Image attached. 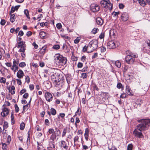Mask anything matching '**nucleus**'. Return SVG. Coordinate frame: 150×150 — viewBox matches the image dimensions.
<instances>
[{
	"label": "nucleus",
	"instance_id": "obj_1",
	"mask_svg": "<svg viewBox=\"0 0 150 150\" xmlns=\"http://www.w3.org/2000/svg\"><path fill=\"white\" fill-rule=\"evenodd\" d=\"M139 122L141 123L137 126L136 129L139 131H143L146 130L150 125L149 119H142L139 120Z\"/></svg>",
	"mask_w": 150,
	"mask_h": 150
},
{
	"label": "nucleus",
	"instance_id": "obj_2",
	"mask_svg": "<svg viewBox=\"0 0 150 150\" xmlns=\"http://www.w3.org/2000/svg\"><path fill=\"white\" fill-rule=\"evenodd\" d=\"M54 57L55 62L57 65L64 66L65 64L67 62L65 58L59 54H57Z\"/></svg>",
	"mask_w": 150,
	"mask_h": 150
},
{
	"label": "nucleus",
	"instance_id": "obj_3",
	"mask_svg": "<svg viewBox=\"0 0 150 150\" xmlns=\"http://www.w3.org/2000/svg\"><path fill=\"white\" fill-rule=\"evenodd\" d=\"M48 132L50 134H52L50 137V139L52 141H54L56 138V137L61 134L59 130L56 128L55 131L53 128H50L49 129Z\"/></svg>",
	"mask_w": 150,
	"mask_h": 150
},
{
	"label": "nucleus",
	"instance_id": "obj_4",
	"mask_svg": "<svg viewBox=\"0 0 150 150\" xmlns=\"http://www.w3.org/2000/svg\"><path fill=\"white\" fill-rule=\"evenodd\" d=\"M98 47V41L96 40H93L91 41L89 43L88 45V49L92 48L90 51H88V53L91 52L94 50L97 49Z\"/></svg>",
	"mask_w": 150,
	"mask_h": 150
},
{
	"label": "nucleus",
	"instance_id": "obj_5",
	"mask_svg": "<svg viewBox=\"0 0 150 150\" xmlns=\"http://www.w3.org/2000/svg\"><path fill=\"white\" fill-rule=\"evenodd\" d=\"M100 4L102 7L106 9L108 8L110 10L112 9V4L109 0H103L100 2Z\"/></svg>",
	"mask_w": 150,
	"mask_h": 150
},
{
	"label": "nucleus",
	"instance_id": "obj_6",
	"mask_svg": "<svg viewBox=\"0 0 150 150\" xmlns=\"http://www.w3.org/2000/svg\"><path fill=\"white\" fill-rule=\"evenodd\" d=\"M135 55H127L125 58V61L128 64H133L135 61V58L138 57L137 54H135Z\"/></svg>",
	"mask_w": 150,
	"mask_h": 150
},
{
	"label": "nucleus",
	"instance_id": "obj_7",
	"mask_svg": "<svg viewBox=\"0 0 150 150\" xmlns=\"http://www.w3.org/2000/svg\"><path fill=\"white\" fill-rule=\"evenodd\" d=\"M90 9L93 12H97L99 10L100 7L98 5L93 4L91 5Z\"/></svg>",
	"mask_w": 150,
	"mask_h": 150
},
{
	"label": "nucleus",
	"instance_id": "obj_8",
	"mask_svg": "<svg viewBox=\"0 0 150 150\" xmlns=\"http://www.w3.org/2000/svg\"><path fill=\"white\" fill-rule=\"evenodd\" d=\"M139 130L137 129H135L133 132V134L137 137L139 138H142L143 137V136L142 133L141 132L142 131H139Z\"/></svg>",
	"mask_w": 150,
	"mask_h": 150
},
{
	"label": "nucleus",
	"instance_id": "obj_9",
	"mask_svg": "<svg viewBox=\"0 0 150 150\" xmlns=\"http://www.w3.org/2000/svg\"><path fill=\"white\" fill-rule=\"evenodd\" d=\"M108 47L109 49H114L116 48V45L113 41H110L107 43Z\"/></svg>",
	"mask_w": 150,
	"mask_h": 150
},
{
	"label": "nucleus",
	"instance_id": "obj_10",
	"mask_svg": "<svg viewBox=\"0 0 150 150\" xmlns=\"http://www.w3.org/2000/svg\"><path fill=\"white\" fill-rule=\"evenodd\" d=\"M2 111L1 112V115L3 117H5L7 116L9 113L8 110L6 108H4L2 109Z\"/></svg>",
	"mask_w": 150,
	"mask_h": 150
},
{
	"label": "nucleus",
	"instance_id": "obj_11",
	"mask_svg": "<svg viewBox=\"0 0 150 150\" xmlns=\"http://www.w3.org/2000/svg\"><path fill=\"white\" fill-rule=\"evenodd\" d=\"M45 97L46 100L50 102L52 100L53 96L50 93H46L45 94Z\"/></svg>",
	"mask_w": 150,
	"mask_h": 150
},
{
	"label": "nucleus",
	"instance_id": "obj_12",
	"mask_svg": "<svg viewBox=\"0 0 150 150\" xmlns=\"http://www.w3.org/2000/svg\"><path fill=\"white\" fill-rule=\"evenodd\" d=\"M129 18L128 14L127 13H123L121 16V19L123 21H127Z\"/></svg>",
	"mask_w": 150,
	"mask_h": 150
},
{
	"label": "nucleus",
	"instance_id": "obj_13",
	"mask_svg": "<svg viewBox=\"0 0 150 150\" xmlns=\"http://www.w3.org/2000/svg\"><path fill=\"white\" fill-rule=\"evenodd\" d=\"M24 75V73L23 71L21 69H20L17 73V76L18 78L21 79L23 78Z\"/></svg>",
	"mask_w": 150,
	"mask_h": 150
},
{
	"label": "nucleus",
	"instance_id": "obj_14",
	"mask_svg": "<svg viewBox=\"0 0 150 150\" xmlns=\"http://www.w3.org/2000/svg\"><path fill=\"white\" fill-rule=\"evenodd\" d=\"M23 47H26V45L25 44V42L23 41H20L18 42V44L17 46L18 48H20Z\"/></svg>",
	"mask_w": 150,
	"mask_h": 150
},
{
	"label": "nucleus",
	"instance_id": "obj_15",
	"mask_svg": "<svg viewBox=\"0 0 150 150\" xmlns=\"http://www.w3.org/2000/svg\"><path fill=\"white\" fill-rule=\"evenodd\" d=\"M96 21L97 24L100 25H102L103 23V20L101 18L99 17L96 18Z\"/></svg>",
	"mask_w": 150,
	"mask_h": 150
},
{
	"label": "nucleus",
	"instance_id": "obj_16",
	"mask_svg": "<svg viewBox=\"0 0 150 150\" xmlns=\"http://www.w3.org/2000/svg\"><path fill=\"white\" fill-rule=\"evenodd\" d=\"M60 147L61 148L63 147L66 149H67L68 147V146L67 145V144L66 142L64 140H62L61 142V145Z\"/></svg>",
	"mask_w": 150,
	"mask_h": 150
},
{
	"label": "nucleus",
	"instance_id": "obj_17",
	"mask_svg": "<svg viewBox=\"0 0 150 150\" xmlns=\"http://www.w3.org/2000/svg\"><path fill=\"white\" fill-rule=\"evenodd\" d=\"M31 100V98H30V99L29 103L26 105H24L23 106V110H27L30 107V105L29 104L30 103Z\"/></svg>",
	"mask_w": 150,
	"mask_h": 150
},
{
	"label": "nucleus",
	"instance_id": "obj_18",
	"mask_svg": "<svg viewBox=\"0 0 150 150\" xmlns=\"http://www.w3.org/2000/svg\"><path fill=\"white\" fill-rule=\"evenodd\" d=\"M18 66L14 65L13 64L11 68V70L13 71L14 72H15L16 71H18Z\"/></svg>",
	"mask_w": 150,
	"mask_h": 150
},
{
	"label": "nucleus",
	"instance_id": "obj_19",
	"mask_svg": "<svg viewBox=\"0 0 150 150\" xmlns=\"http://www.w3.org/2000/svg\"><path fill=\"white\" fill-rule=\"evenodd\" d=\"M10 21L11 23H13L15 20V16L14 14H11Z\"/></svg>",
	"mask_w": 150,
	"mask_h": 150
},
{
	"label": "nucleus",
	"instance_id": "obj_20",
	"mask_svg": "<svg viewBox=\"0 0 150 150\" xmlns=\"http://www.w3.org/2000/svg\"><path fill=\"white\" fill-rule=\"evenodd\" d=\"M15 89L14 86H12L11 89H9V92L11 93L12 94H14L15 93Z\"/></svg>",
	"mask_w": 150,
	"mask_h": 150
},
{
	"label": "nucleus",
	"instance_id": "obj_21",
	"mask_svg": "<svg viewBox=\"0 0 150 150\" xmlns=\"http://www.w3.org/2000/svg\"><path fill=\"white\" fill-rule=\"evenodd\" d=\"M39 35L41 38L43 39L46 35V33L44 31H41L39 33Z\"/></svg>",
	"mask_w": 150,
	"mask_h": 150
},
{
	"label": "nucleus",
	"instance_id": "obj_22",
	"mask_svg": "<svg viewBox=\"0 0 150 150\" xmlns=\"http://www.w3.org/2000/svg\"><path fill=\"white\" fill-rule=\"evenodd\" d=\"M126 92L127 93L128 95H130L131 94V89L130 88V87L128 85L126 86Z\"/></svg>",
	"mask_w": 150,
	"mask_h": 150
},
{
	"label": "nucleus",
	"instance_id": "obj_23",
	"mask_svg": "<svg viewBox=\"0 0 150 150\" xmlns=\"http://www.w3.org/2000/svg\"><path fill=\"white\" fill-rule=\"evenodd\" d=\"M139 3L141 5L143 6H144L146 4L145 1L144 0H139Z\"/></svg>",
	"mask_w": 150,
	"mask_h": 150
},
{
	"label": "nucleus",
	"instance_id": "obj_24",
	"mask_svg": "<svg viewBox=\"0 0 150 150\" xmlns=\"http://www.w3.org/2000/svg\"><path fill=\"white\" fill-rule=\"evenodd\" d=\"M24 12L27 18L30 19V17H29V13L28 10L27 9H25L24 10Z\"/></svg>",
	"mask_w": 150,
	"mask_h": 150
},
{
	"label": "nucleus",
	"instance_id": "obj_25",
	"mask_svg": "<svg viewBox=\"0 0 150 150\" xmlns=\"http://www.w3.org/2000/svg\"><path fill=\"white\" fill-rule=\"evenodd\" d=\"M46 50V47H42L40 51V53L41 54H44Z\"/></svg>",
	"mask_w": 150,
	"mask_h": 150
},
{
	"label": "nucleus",
	"instance_id": "obj_26",
	"mask_svg": "<svg viewBox=\"0 0 150 150\" xmlns=\"http://www.w3.org/2000/svg\"><path fill=\"white\" fill-rule=\"evenodd\" d=\"M115 65L117 67L120 68L121 66V62L119 61H116L115 63Z\"/></svg>",
	"mask_w": 150,
	"mask_h": 150
},
{
	"label": "nucleus",
	"instance_id": "obj_27",
	"mask_svg": "<svg viewBox=\"0 0 150 150\" xmlns=\"http://www.w3.org/2000/svg\"><path fill=\"white\" fill-rule=\"evenodd\" d=\"M51 113L52 115H54L56 114V110L54 108H52L51 109Z\"/></svg>",
	"mask_w": 150,
	"mask_h": 150
},
{
	"label": "nucleus",
	"instance_id": "obj_28",
	"mask_svg": "<svg viewBox=\"0 0 150 150\" xmlns=\"http://www.w3.org/2000/svg\"><path fill=\"white\" fill-rule=\"evenodd\" d=\"M50 147L51 148H54L55 147V145L54 144V142H50L49 143Z\"/></svg>",
	"mask_w": 150,
	"mask_h": 150
},
{
	"label": "nucleus",
	"instance_id": "obj_29",
	"mask_svg": "<svg viewBox=\"0 0 150 150\" xmlns=\"http://www.w3.org/2000/svg\"><path fill=\"white\" fill-rule=\"evenodd\" d=\"M133 147L132 144H129L127 146V150H132Z\"/></svg>",
	"mask_w": 150,
	"mask_h": 150
},
{
	"label": "nucleus",
	"instance_id": "obj_30",
	"mask_svg": "<svg viewBox=\"0 0 150 150\" xmlns=\"http://www.w3.org/2000/svg\"><path fill=\"white\" fill-rule=\"evenodd\" d=\"M90 48L89 49H88V46L86 47V46H84L83 48V52H85L86 51H87L88 52V51H90Z\"/></svg>",
	"mask_w": 150,
	"mask_h": 150
},
{
	"label": "nucleus",
	"instance_id": "obj_31",
	"mask_svg": "<svg viewBox=\"0 0 150 150\" xmlns=\"http://www.w3.org/2000/svg\"><path fill=\"white\" fill-rule=\"evenodd\" d=\"M82 72H88V69L87 67L86 66L83 68L81 70Z\"/></svg>",
	"mask_w": 150,
	"mask_h": 150
},
{
	"label": "nucleus",
	"instance_id": "obj_32",
	"mask_svg": "<svg viewBox=\"0 0 150 150\" xmlns=\"http://www.w3.org/2000/svg\"><path fill=\"white\" fill-rule=\"evenodd\" d=\"M19 60L18 59H17L16 60L15 59H13V64L18 66V65L19 64Z\"/></svg>",
	"mask_w": 150,
	"mask_h": 150
},
{
	"label": "nucleus",
	"instance_id": "obj_33",
	"mask_svg": "<svg viewBox=\"0 0 150 150\" xmlns=\"http://www.w3.org/2000/svg\"><path fill=\"white\" fill-rule=\"evenodd\" d=\"M126 53L127 55H132L133 56H135V54L133 53L132 52L129 50L127 51Z\"/></svg>",
	"mask_w": 150,
	"mask_h": 150
},
{
	"label": "nucleus",
	"instance_id": "obj_34",
	"mask_svg": "<svg viewBox=\"0 0 150 150\" xmlns=\"http://www.w3.org/2000/svg\"><path fill=\"white\" fill-rule=\"evenodd\" d=\"M88 76V74L86 73H82L81 74V78L84 79L86 78Z\"/></svg>",
	"mask_w": 150,
	"mask_h": 150
},
{
	"label": "nucleus",
	"instance_id": "obj_35",
	"mask_svg": "<svg viewBox=\"0 0 150 150\" xmlns=\"http://www.w3.org/2000/svg\"><path fill=\"white\" fill-rule=\"evenodd\" d=\"M26 63L24 62H21L19 64V66L21 67H24L26 66Z\"/></svg>",
	"mask_w": 150,
	"mask_h": 150
},
{
	"label": "nucleus",
	"instance_id": "obj_36",
	"mask_svg": "<svg viewBox=\"0 0 150 150\" xmlns=\"http://www.w3.org/2000/svg\"><path fill=\"white\" fill-rule=\"evenodd\" d=\"M25 126V124L23 122H22L21 124V125H20V129L21 130H23Z\"/></svg>",
	"mask_w": 150,
	"mask_h": 150
},
{
	"label": "nucleus",
	"instance_id": "obj_37",
	"mask_svg": "<svg viewBox=\"0 0 150 150\" xmlns=\"http://www.w3.org/2000/svg\"><path fill=\"white\" fill-rule=\"evenodd\" d=\"M6 82V79L4 77H1L0 79V82L1 83H5Z\"/></svg>",
	"mask_w": 150,
	"mask_h": 150
},
{
	"label": "nucleus",
	"instance_id": "obj_38",
	"mask_svg": "<svg viewBox=\"0 0 150 150\" xmlns=\"http://www.w3.org/2000/svg\"><path fill=\"white\" fill-rule=\"evenodd\" d=\"M80 122V120L79 118L78 117H76L75 119V125L76 127H77V124L79 123Z\"/></svg>",
	"mask_w": 150,
	"mask_h": 150
},
{
	"label": "nucleus",
	"instance_id": "obj_39",
	"mask_svg": "<svg viewBox=\"0 0 150 150\" xmlns=\"http://www.w3.org/2000/svg\"><path fill=\"white\" fill-rule=\"evenodd\" d=\"M98 31V29L97 28H94L92 30V32L93 33L95 34Z\"/></svg>",
	"mask_w": 150,
	"mask_h": 150
},
{
	"label": "nucleus",
	"instance_id": "obj_40",
	"mask_svg": "<svg viewBox=\"0 0 150 150\" xmlns=\"http://www.w3.org/2000/svg\"><path fill=\"white\" fill-rule=\"evenodd\" d=\"M26 50V47H23L20 48V49L19 50V52H25Z\"/></svg>",
	"mask_w": 150,
	"mask_h": 150
},
{
	"label": "nucleus",
	"instance_id": "obj_41",
	"mask_svg": "<svg viewBox=\"0 0 150 150\" xmlns=\"http://www.w3.org/2000/svg\"><path fill=\"white\" fill-rule=\"evenodd\" d=\"M80 40V38L79 37H78L76 38L74 40V42L75 44L78 43Z\"/></svg>",
	"mask_w": 150,
	"mask_h": 150
},
{
	"label": "nucleus",
	"instance_id": "obj_42",
	"mask_svg": "<svg viewBox=\"0 0 150 150\" xmlns=\"http://www.w3.org/2000/svg\"><path fill=\"white\" fill-rule=\"evenodd\" d=\"M81 113V111L79 110V108H78V109L77 111L76 112L75 115H79V116Z\"/></svg>",
	"mask_w": 150,
	"mask_h": 150
},
{
	"label": "nucleus",
	"instance_id": "obj_43",
	"mask_svg": "<svg viewBox=\"0 0 150 150\" xmlns=\"http://www.w3.org/2000/svg\"><path fill=\"white\" fill-rule=\"evenodd\" d=\"M66 133H67V129L64 128V129L63 131L62 134V137H64L65 136V135L66 134Z\"/></svg>",
	"mask_w": 150,
	"mask_h": 150
},
{
	"label": "nucleus",
	"instance_id": "obj_44",
	"mask_svg": "<svg viewBox=\"0 0 150 150\" xmlns=\"http://www.w3.org/2000/svg\"><path fill=\"white\" fill-rule=\"evenodd\" d=\"M53 48L55 50H58L60 48V46L59 45H54L53 47Z\"/></svg>",
	"mask_w": 150,
	"mask_h": 150
},
{
	"label": "nucleus",
	"instance_id": "obj_45",
	"mask_svg": "<svg viewBox=\"0 0 150 150\" xmlns=\"http://www.w3.org/2000/svg\"><path fill=\"white\" fill-rule=\"evenodd\" d=\"M21 52V55L22 57V59H23L25 57V52Z\"/></svg>",
	"mask_w": 150,
	"mask_h": 150
},
{
	"label": "nucleus",
	"instance_id": "obj_46",
	"mask_svg": "<svg viewBox=\"0 0 150 150\" xmlns=\"http://www.w3.org/2000/svg\"><path fill=\"white\" fill-rule=\"evenodd\" d=\"M25 81L27 83H29L30 82V79L28 76H25Z\"/></svg>",
	"mask_w": 150,
	"mask_h": 150
},
{
	"label": "nucleus",
	"instance_id": "obj_47",
	"mask_svg": "<svg viewBox=\"0 0 150 150\" xmlns=\"http://www.w3.org/2000/svg\"><path fill=\"white\" fill-rule=\"evenodd\" d=\"M86 58L85 56H82L81 58V60L83 62H86Z\"/></svg>",
	"mask_w": 150,
	"mask_h": 150
},
{
	"label": "nucleus",
	"instance_id": "obj_48",
	"mask_svg": "<svg viewBox=\"0 0 150 150\" xmlns=\"http://www.w3.org/2000/svg\"><path fill=\"white\" fill-rule=\"evenodd\" d=\"M15 111L16 112H18L19 110V107H18V105L17 104L15 105Z\"/></svg>",
	"mask_w": 150,
	"mask_h": 150
},
{
	"label": "nucleus",
	"instance_id": "obj_49",
	"mask_svg": "<svg viewBox=\"0 0 150 150\" xmlns=\"http://www.w3.org/2000/svg\"><path fill=\"white\" fill-rule=\"evenodd\" d=\"M56 27L58 29L61 28L62 27V25L61 23H58L56 24Z\"/></svg>",
	"mask_w": 150,
	"mask_h": 150
},
{
	"label": "nucleus",
	"instance_id": "obj_50",
	"mask_svg": "<svg viewBox=\"0 0 150 150\" xmlns=\"http://www.w3.org/2000/svg\"><path fill=\"white\" fill-rule=\"evenodd\" d=\"M104 37V33H102L99 36V38L100 39L103 38Z\"/></svg>",
	"mask_w": 150,
	"mask_h": 150
},
{
	"label": "nucleus",
	"instance_id": "obj_51",
	"mask_svg": "<svg viewBox=\"0 0 150 150\" xmlns=\"http://www.w3.org/2000/svg\"><path fill=\"white\" fill-rule=\"evenodd\" d=\"M4 52V53H5V51L4 50L2 49L1 50H0V60H1L2 58V52Z\"/></svg>",
	"mask_w": 150,
	"mask_h": 150
},
{
	"label": "nucleus",
	"instance_id": "obj_52",
	"mask_svg": "<svg viewBox=\"0 0 150 150\" xmlns=\"http://www.w3.org/2000/svg\"><path fill=\"white\" fill-rule=\"evenodd\" d=\"M83 66V64L80 62H79L78 63V65H77V67L78 68H81Z\"/></svg>",
	"mask_w": 150,
	"mask_h": 150
},
{
	"label": "nucleus",
	"instance_id": "obj_53",
	"mask_svg": "<svg viewBox=\"0 0 150 150\" xmlns=\"http://www.w3.org/2000/svg\"><path fill=\"white\" fill-rule=\"evenodd\" d=\"M6 23V21L4 19H2L0 22V24L2 25H5Z\"/></svg>",
	"mask_w": 150,
	"mask_h": 150
},
{
	"label": "nucleus",
	"instance_id": "obj_54",
	"mask_svg": "<svg viewBox=\"0 0 150 150\" xmlns=\"http://www.w3.org/2000/svg\"><path fill=\"white\" fill-rule=\"evenodd\" d=\"M23 32L21 30L18 33V35L20 37L22 36L23 35Z\"/></svg>",
	"mask_w": 150,
	"mask_h": 150
},
{
	"label": "nucleus",
	"instance_id": "obj_55",
	"mask_svg": "<svg viewBox=\"0 0 150 150\" xmlns=\"http://www.w3.org/2000/svg\"><path fill=\"white\" fill-rule=\"evenodd\" d=\"M29 96V94L28 93H25L23 96V97L25 98H27Z\"/></svg>",
	"mask_w": 150,
	"mask_h": 150
},
{
	"label": "nucleus",
	"instance_id": "obj_56",
	"mask_svg": "<svg viewBox=\"0 0 150 150\" xmlns=\"http://www.w3.org/2000/svg\"><path fill=\"white\" fill-rule=\"evenodd\" d=\"M122 86V84L120 83H118L117 84V87L119 89L120 88H121Z\"/></svg>",
	"mask_w": 150,
	"mask_h": 150
},
{
	"label": "nucleus",
	"instance_id": "obj_57",
	"mask_svg": "<svg viewBox=\"0 0 150 150\" xmlns=\"http://www.w3.org/2000/svg\"><path fill=\"white\" fill-rule=\"evenodd\" d=\"M32 34V32L31 31H29L27 32L26 35L28 37L30 36Z\"/></svg>",
	"mask_w": 150,
	"mask_h": 150
},
{
	"label": "nucleus",
	"instance_id": "obj_58",
	"mask_svg": "<svg viewBox=\"0 0 150 150\" xmlns=\"http://www.w3.org/2000/svg\"><path fill=\"white\" fill-rule=\"evenodd\" d=\"M26 90L25 89H22L20 91V94L21 95L22 94L26 91Z\"/></svg>",
	"mask_w": 150,
	"mask_h": 150
},
{
	"label": "nucleus",
	"instance_id": "obj_59",
	"mask_svg": "<svg viewBox=\"0 0 150 150\" xmlns=\"http://www.w3.org/2000/svg\"><path fill=\"white\" fill-rule=\"evenodd\" d=\"M29 88L31 90H32L34 88V86L33 84H30L29 85Z\"/></svg>",
	"mask_w": 150,
	"mask_h": 150
},
{
	"label": "nucleus",
	"instance_id": "obj_60",
	"mask_svg": "<svg viewBox=\"0 0 150 150\" xmlns=\"http://www.w3.org/2000/svg\"><path fill=\"white\" fill-rule=\"evenodd\" d=\"M124 7V5L122 4H119V8L120 9H122Z\"/></svg>",
	"mask_w": 150,
	"mask_h": 150
},
{
	"label": "nucleus",
	"instance_id": "obj_61",
	"mask_svg": "<svg viewBox=\"0 0 150 150\" xmlns=\"http://www.w3.org/2000/svg\"><path fill=\"white\" fill-rule=\"evenodd\" d=\"M45 124L49 125L50 124V122L49 120L47 119H46L45 120Z\"/></svg>",
	"mask_w": 150,
	"mask_h": 150
},
{
	"label": "nucleus",
	"instance_id": "obj_62",
	"mask_svg": "<svg viewBox=\"0 0 150 150\" xmlns=\"http://www.w3.org/2000/svg\"><path fill=\"white\" fill-rule=\"evenodd\" d=\"M6 147H7V146L6 145L4 144H3L2 146V148L4 150H6Z\"/></svg>",
	"mask_w": 150,
	"mask_h": 150
},
{
	"label": "nucleus",
	"instance_id": "obj_63",
	"mask_svg": "<svg viewBox=\"0 0 150 150\" xmlns=\"http://www.w3.org/2000/svg\"><path fill=\"white\" fill-rule=\"evenodd\" d=\"M147 47L148 48L150 49V40H148L147 42Z\"/></svg>",
	"mask_w": 150,
	"mask_h": 150
},
{
	"label": "nucleus",
	"instance_id": "obj_64",
	"mask_svg": "<svg viewBox=\"0 0 150 150\" xmlns=\"http://www.w3.org/2000/svg\"><path fill=\"white\" fill-rule=\"evenodd\" d=\"M109 150H117V149L115 146H112L111 148L108 147Z\"/></svg>",
	"mask_w": 150,
	"mask_h": 150
}]
</instances>
